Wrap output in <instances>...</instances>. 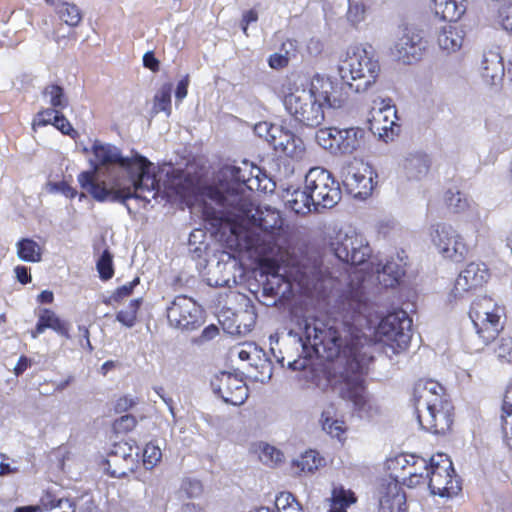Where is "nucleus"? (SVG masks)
<instances>
[{
    "mask_svg": "<svg viewBox=\"0 0 512 512\" xmlns=\"http://www.w3.org/2000/svg\"><path fill=\"white\" fill-rule=\"evenodd\" d=\"M453 406L450 401L441 403L432 409L417 412L419 425L423 430L433 434H445L453 423Z\"/></svg>",
    "mask_w": 512,
    "mask_h": 512,
    "instance_id": "nucleus-18",
    "label": "nucleus"
},
{
    "mask_svg": "<svg viewBox=\"0 0 512 512\" xmlns=\"http://www.w3.org/2000/svg\"><path fill=\"white\" fill-rule=\"evenodd\" d=\"M248 183V189L250 191L260 190L267 193L273 192L276 187L275 182L264 172H262L261 175L252 176L250 180H248Z\"/></svg>",
    "mask_w": 512,
    "mask_h": 512,
    "instance_id": "nucleus-43",
    "label": "nucleus"
},
{
    "mask_svg": "<svg viewBox=\"0 0 512 512\" xmlns=\"http://www.w3.org/2000/svg\"><path fill=\"white\" fill-rule=\"evenodd\" d=\"M370 265L377 281L384 287H393L405 273L404 267L394 259L387 260L384 264L372 261Z\"/></svg>",
    "mask_w": 512,
    "mask_h": 512,
    "instance_id": "nucleus-23",
    "label": "nucleus"
},
{
    "mask_svg": "<svg viewBox=\"0 0 512 512\" xmlns=\"http://www.w3.org/2000/svg\"><path fill=\"white\" fill-rule=\"evenodd\" d=\"M305 184L315 201V211L332 208L341 200L339 182L323 167L311 168L306 173Z\"/></svg>",
    "mask_w": 512,
    "mask_h": 512,
    "instance_id": "nucleus-10",
    "label": "nucleus"
},
{
    "mask_svg": "<svg viewBox=\"0 0 512 512\" xmlns=\"http://www.w3.org/2000/svg\"><path fill=\"white\" fill-rule=\"evenodd\" d=\"M258 166H225L218 182L207 188V196L222 208L219 220L225 222L237 245L271 253L279 245L281 218L276 210L256 206L251 199L248 180L261 175Z\"/></svg>",
    "mask_w": 512,
    "mask_h": 512,
    "instance_id": "nucleus-3",
    "label": "nucleus"
},
{
    "mask_svg": "<svg viewBox=\"0 0 512 512\" xmlns=\"http://www.w3.org/2000/svg\"><path fill=\"white\" fill-rule=\"evenodd\" d=\"M141 303V298L131 300L126 309L121 310L116 314V320L127 328L133 327L135 325L137 311L140 308Z\"/></svg>",
    "mask_w": 512,
    "mask_h": 512,
    "instance_id": "nucleus-38",
    "label": "nucleus"
},
{
    "mask_svg": "<svg viewBox=\"0 0 512 512\" xmlns=\"http://www.w3.org/2000/svg\"><path fill=\"white\" fill-rule=\"evenodd\" d=\"M342 184L348 194L354 198L366 199L373 190V179L370 167L364 171L354 166H348L342 173Z\"/></svg>",
    "mask_w": 512,
    "mask_h": 512,
    "instance_id": "nucleus-19",
    "label": "nucleus"
},
{
    "mask_svg": "<svg viewBox=\"0 0 512 512\" xmlns=\"http://www.w3.org/2000/svg\"><path fill=\"white\" fill-rule=\"evenodd\" d=\"M324 432L330 435L333 438L341 439V436L346 431L345 423L342 420H334L330 421L327 424L324 423L321 425Z\"/></svg>",
    "mask_w": 512,
    "mask_h": 512,
    "instance_id": "nucleus-48",
    "label": "nucleus"
},
{
    "mask_svg": "<svg viewBox=\"0 0 512 512\" xmlns=\"http://www.w3.org/2000/svg\"><path fill=\"white\" fill-rule=\"evenodd\" d=\"M338 71L341 78L338 87H343L346 99L350 91L360 93L368 90L375 83L380 66L373 58L371 47L367 49L361 45H354L347 49Z\"/></svg>",
    "mask_w": 512,
    "mask_h": 512,
    "instance_id": "nucleus-6",
    "label": "nucleus"
},
{
    "mask_svg": "<svg viewBox=\"0 0 512 512\" xmlns=\"http://www.w3.org/2000/svg\"><path fill=\"white\" fill-rule=\"evenodd\" d=\"M343 87L330 77L315 75L310 88L295 89L284 98V106L296 121L308 127L319 126L326 108H339L345 102Z\"/></svg>",
    "mask_w": 512,
    "mask_h": 512,
    "instance_id": "nucleus-5",
    "label": "nucleus"
},
{
    "mask_svg": "<svg viewBox=\"0 0 512 512\" xmlns=\"http://www.w3.org/2000/svg\"><path fill=\"white\" fill-rule=\"evenodd\" d=\"M297 499L290 492H281L275 498V512H286V508L290 507Z\"/></svg>",
    "mask_w": 512,
    "mask_h": 512,
    "instance_id": "nucleus-52",
    "label": "nucleus"
},
{
    "mask_svg": "<svg viewBox=\"0 0 512 512\" xmlns=\"http://www.w3.org/2000/svg\"><path fill=\"white\" fill-rule=\"evenodd\" d=\"M495 353L497 357L505 362H512V338L511 337H502L495 349Z\"/></svg>",
    "mask_w": 512,
    "mask_h": 512,
    "instance_id": "nucleus-47",
    "label": "nucleus"
},
{
    "mask_svg": "<svg viewBox=\"0 0 512 512\" xmlns=\"http://www.w3.org/2000/svg\"><path fill=\"white\" fill-rule=\"evenodd\" d=\"M53 126H55L59 131H61L65 135L72 136L74 133H76L70 122L65 118V116L62 113H59V115L56 116V119L53 122Z\"/></svg>",
    "mask_w": 512,
    "mask_h": 512,
    "instance_id": "nucleus-57",
    "label": "nucleus"
},
{
    "mask_svg": "<svg viewBox=\"0 0 512 512\" xmlns=\"http://www.w3.org/2000/svg\"><path fill=\"white\" fill-rule=\"evenodd\" d=\"M499 18L502 27L512 33V3L500 9Z\"/></svg>",
    "mask_w": 512,
    "mask_h": 512,
    "instance_id": "nucleus-56",
    "label": "nucleus"
},
{
    "mask_svg": "<svg viewBox=\"0 0 512 512\" xmlns=\"http://www.w3.org/2000/svg\"><path fill=\"white\" fill-rule=\"evenodd\" d=\"M432 242L438 252L446 259L455 263L462 262L469 251L463 237L448 224H438L432 234Z\"/></svg>",
    "mask_w": 512,
    "mask_h": 512,
    "instance_id": "nucleus-15",
    "label": "nucleus"
},
{
    "mask_svg": "<svg viewBox=\"0 0 512 512\" xmlns=\"http://www.w3.org/2000/svg\"><path fill=\"white\" fill-rule=\"evenodd\" d=\"M213 392L221 399L234 406L242 405L248 398V388L237 375L221 371L211 379Z\"/></svg>",
    "mask_w": 512,
    "mask_h": 512,
    "instance_id": "nucleus-16",
    "label": "nucleus"
},
{
    "mask_svg": "<svg viewBox=\"0 0 512 512\" xmlns=\"http://www.w3.org/2000/svg\"><path fill=\"white\" fill-rule=\"evenodd\" d=\"M17 256L25 262L36 263L41 261L42 251L40 245L30 238H22L16 244Z\"/></svg>",
    "mask_w": 512,
    "mask_h": 512,
    "instance_id": "nucleus-32",
    "label": "nucleus"
},
{
    "mask_svg": "<svg viewBox=\"0 0 512 512\" xmlns=\"http://www.w3.org/2000/svg\"><path fill=\"white\" fill-rule=\"evenodd\" d=\"M46 329H52L62 336L68 337V328L52 310L44 308L41 309L38 315V321L35 330L32 332V337L37 338Z\"/></svg>",
    "mask_w": 512,
    "mask_h": 512,
    "instance_id": "nucleus-25",
    "label": "nucleus"
},
{
    "mask_svg": "<svg viewBox=\"0 0 512 512\" xmlns=\"http://www.w3.org/2000/svg\"><path fill=\"white\" fill-rule=\"evenodd\" d=\"M162 452L153 442L147 443L143 450V464L146 469L154 468L161 460Z\"/></svg>",
    "mask_w": 512,
    "mask_h": 512,
    "instance_id": "nucleus-44",
    "label": "nucleus"
},
{
    "mask_svg": "<svg viewBox=\"0 0 512 512\" xmlns=\"http://www.w3.org/2000/svg\"><path fill=\"white\" fill-rule=\"evenodd\" d=\"M279 245L271 253H260L253 248L239 245L241 248L279 261L276 271L263 284V295L280 299L285 294L298 292L319 298L328 297L333 290H338L345 277L348 265H361L371 257L372 249L367 240L352 229L340 230L329 241V250L337 264L330 259L315 256L290 254L284 249L285 238L279 228Z\"/></svg>",
    "mask_w": 512,
    "mask_h": 512,
    "instance_id": "nucleus-2",
    "label": "nucleus"
},
{
    "mask_svg": "<svg viewBox=\"0 0 512 512\" xmlns=\"http://www.w3.org/2000/svg\"><path fill=\"white\" fill-rule=\"evenodd\" d=\"M426 48V42L420 33L412 29H404L390 48L391 55L403 63L411 64L418 61Z\"/></svg>",
    "mask_w": 512,
    "mask_h": 512,
    "instance_id": "nucleus-17",
    "label": "nucleus"
},
{
    "mask_svg": "<svg viewBox=\"0 0 512 512\" xmlns=\"http://www.w3.org/2000/svg\"><path fill=\"white\" fill-rule=\"evenodd\" d=\"M449 401L445 398L443 386L434 380H419L414 387V404L416 412L432 409Z\"/></svg>",
    "mask_w": 512,
    "mask_h": 512,
    "instance_id": "nucleus-20",
    "label": "nucleus"
},
{
    "mask_svg": "<svg viewBox=\"0 0 512 512\" xmlns=\"http://www.w3.org/2000/svg\"><path fill=\"white\" fill-rule=\"evenodd\" d=\"M136 418L131 414H126L116 419L114 422V429L117 432H129L136 426Z\"/></svg>",
    "mask_w": 512,
    "mask_h": 512,
    "instance_id": "nucleus-50",
    "label": "nucleus"
},
{
    "mask_svg": "<svg viewBox=\"0 0 512 512\" xmlns=\"http://www.w3.org/2000/svg\"><path fill=\"white\" fill-rule=\"evenodd\" d=\"M404 461L409 466L408 474V486H415L422 480L426 479V472L429 468V461L426 459L409 455L404 457Z\"/></svg>",
    "mask_w": 512,
    "mask_h": 512,
    "instance_id": "nucleus-30",
    "label": "nucleus"
},
{
    "mask_svg": "<svg viewBox=\"0 0 512 512\" xmlns=\"http://www.w3.org/2000/svg\"><path fill=\"white\" fill-rule=\"evenodd\" d=\"M16 279L21 284H27L31 282V274L29 268L26 266L18 265L14 268Z\"/></svg>",
    "mask_w": 512,
    "mask_h": 512,
    "instance_id": "nucleus-61",
    "label": "nucleus"
},
{
    "mask_svg": "<svg viewBox=\"0 0 512 512\" xmlns=\"http://www.w3.org/2000/svg\"><path fill=\"white\" fill-rule=\"evenodd\" d=\"M289 63L288 56L283 53L277 52L269 56L268 64L272 69H282Z\"/></svg>",
    "mask_w": 512,
    "mask_h": 512,
    "instance_id": "nucleus-58",
    "label": "nucleus"
},
{
    "mask_svg": "<svg viewBox=\"0 0 512 512\" xmlns=\"http://www.w3.org/2000/svg\"><path fill=\"white\" fill-rule=\"evenodd\" d=\"M365 7L358 2L349 1L347 18L352 24H358L364 19Z\"/></svg>",
    "mask_w": 512,
    "mask_h": 512,
    "instance_id": "nucleus-49",
    "label": "nucleus"
},
{
    "mask_svg": "<svg viewBox=\"0 0 512 512\" xmlns=\"http://www.w3.org/2000/svg\"><path fill=\"white\" fill-rule=\"evenodd\" d=\"M139 448L136 441H121L115 443L107 454L106 470L110 476L122 478L134 472L137 467Z\"/></svg>",
    "mask_w": 512,
    "mask_h": 512,
    "instance_id": "nucleus-14",
    "label": "nucleus"
},
{
    "mask_svg": "<svg viewBox=\"0 0 512 512\" xmlns=\"http://www.w3.org/2000/svg\"><path fill=\"white\" fill-rule=\"evenodd\" d=\"M396 119V110L394 107L386 105L373 114L371 120V131L374 134H378L385 142L393 140L396 135Z\"/></svg>",
    "mask_w": 512,
    "mask_h": 512,
    "instance_id": "nucleus-22",
    "label": "nucleus"
},
{
    "mask_svg": "<svg viewBox=\"0 0 512 512\" xmlns=\"http://www.w3.org/2000/svg\"><path fill=\"white\" fill-rule=\"evenodd\" d=\"M95 157V170L100 167L115 175L109 182H99L95 172L84 171L79 174L78 181L98 202H113L125 205L131 214L132 210L127 204L129 199H139L147 203L150 198L143 193L148 192L155 198L160 190L159 181L156 175L151 172L153 164L139 153L132 156H123L121 151L114 145L96 142L93 145Z\"/></svg>",
    "mask_w": 512,
    "mask_h": 512,
    "instance_id": "nucleus-4",
    "label": "nucleus"
},
{
    "mask_svg": "<svg viewBox=\"0 0 512 512\" xmlns=\"http://www.w3.org/2000/svg\"><path fill=\"white\" fill-rule=\"evenodd\" d=\"M46 512H74L68 501L58 500L56 505H53Z\"/></svg>",
    "mask_w": 512,
    "mask_h": 512,
    "instance_id": "nucleus-64",
    "label": "nucleus"
},
{
    "mask_svg": "<svg viewBox=\"0 0 512 512\" xmlns=\"http://www.w3.org/2000/svg\"><path fill=\"white\" fill-rule=\"evenodd\" d=\"M173 85L164 84L154 97V110L156 113L165 112L167 116L171 113V94Z\"/></svg>",
    "mask_w": 512,
    "mask_h": 512,
    "instance_id": "nucleus-36",
    "label": "nucleus"
},
{
    "mask_svg": "<svg viewBox=\"0 0 512 512\" xmlns=\"http://www.w3.org/2000/svg\"><path fill=\"white\" fill-rule=\"evenodd\" d=\"M366 309L362 285L351 286L347 294L340 296L337 309L332 315L324 320H304L303 337L299 341L305 356L288 362L289 369L299 371L307 367L308 358L314 355L335 361V369L340 374L334 384L335 391L364 414H368L371 409L364 375L373 360L371 345L361 330L366 322Z\"/></svg>",
    "mask_w": 512,
    "mask_h": 512,
    "instance_id": "nucleus-1",
    "label": "nucleus"
},
{
    "mask_svg": "<svg viewBox=\"0 0 512 512\" xmlns=\"http://www.w3.org/2000/svg\"><path fill=\"white\" fill-rule=\"evenodd\" d=\"M323 465V459L315 450H308L293 460L292 469L295 474L313 473Z\"/></svg>",
    "mask_w": 512,
    "mask_h": 512,
    "instance_id": "nucleus-31",
    "label": "nucleus"
},
{
    "mask_svg": "<svg viewBox=\"0 0 512 512\" xmlns=\"http://www.w3.org/2000/svg\"><path fill=\"white\" fill-rule=\"evenodd\" d=\"M218 333H219L218 327L211 324V325L207 326L206 328H204V330L202 331V333L199 337V341L205 342V341L212 340L213 338H215L218 335Z\"/></svg>",
    "mask_w": 512,
    "mask_h": 512,
    "instance_id": "nucleus-63",
    "label": "nucleus"
},
{
    "mask_svg": "<svg viewBox=\"0 0 512 512\" xmlns=\"http://www.w3.org/2000/svg\"><path fill=\"white\" fill-rule=\"evenodd\" d=\"M482 69L483 77L491 84L501 80L505 73L502 57L496 52H489L484 55Z\"/></svg>",
    "mask_w": 512,
    "mask_h": 512,
    "instance_id": "nucleus-28",
    "label": "nucleus"
},
{
    "mask_svg": "<svg viewBox=\"0 0 512 512\" xmlns=\"http://www.w3.org/2000/svg\"><path fill=\"white\" fill-rule=\"evenodd\" d=\"M281 131V126L269 122H259L254 126V132L260 138L265 139L271 145L276 139V134Z\"/></svg>",
    "mask_w": 512,
    "mask_h": 512,
    "instance_id": "nucleus-45",
    "label": "nucleus"
},
{
    "mask_svg": "<svg viewBox=\"0 0 512 512\" xmlns=\"http://www.w3.org/2000/svg\"><path fill=\"white\" fill-rule=\"evenodd\" d=\"M97 270L100 278L105 281L111 279L114 275L113 256L107 249L103 251L97 261Z\"/></svg>",
    "mask_w": 512,
    "mask_h": 512,
    "instance_id": "nucleus-42",
    "label": "nucleus"
},
{
    "mask_svg": "<svg viewBox=\"0 0 512 512\" xmlns=\"http://www.w3.org/2000/svg\"><path fill=\"white\" fill-rule=\"evenodd\" d=\"M501 422L504 441L512 450V381L508 385L504 394Z\"/></svg>",
    "mask_w": 512,
    "mask_h": 512,
    "instance_id": "nucleus-29",
    "label": "nucleus"
},
{
    "mask_svg": "<svg viewBox=\"0 0 512 512\" xmlns=\"http://www.w3.org/2000/svg\"><path fill=\"white\" fill-rule=\"evenodd\" d=\"M492 299L483 297L472 303L469 317L475 328V335L467 341L470 353H478L493 341L503 328L498 310H491Z\"/></svg>",
    "mask_w": 512,
    "mask_h": 512,
    "instance_id": "nucleus-7",
    "label": "nucleus"
},
{
    "mask_svg": "<svg viewBox=\"0 0 512 512\" xmlns=\"http://www.w3.org/2000/svg\"><path fill=\"white\" fill-rule=\"evenodd\" d=\"M323 48H324L323 42L320 39L315 38V37L309 39V41L307 42V45H306L307 52L309 53V55H311L313 57H317L318 55H320L323 51Z\"/></svg>",
    "mask_w": 512,
    "mask_h": 512,
    "instance_id": "nucleus-60",
    "label": "nucleus"
},
{
    "mask_svg": "<svg viewBox=\"0 0 512 512\" xmlns=\"http://www.w3.org/2000/svg\"><path fill=\"white\" fill-rule=\"evenodd\" d=\"M59 111L57 108H47L45 110L40 111L37 114V119L35 120L34 125L46 126L48 124H52L56 119V116L59 115Z\"/></svg>",
    "mask_w": 512,
    "mask_h": 512,
    "instance_id": "nucleus-51",
    "label": "nucleus"
},
{
    "mask_svg": "<svg viewBox=\"0 0 512 512\" xmlns=\"http://www.w3.org/2000/svg\"><path fill=\"white\" fill-rule=\"evenodd\" d=\"M430 161L426 154L415 153L408 155L403 162L405 175L409 179L420 180L427 175Z\"/></svg>",
    "mask_w": 512,
    "mask_h": 512,
    "instance_id": "nucleus-27",
    "label": "nucleus"
},
{
    "mask_svg": "<svg viewBox=\"0 0 512 512\" xmlns=\"http://www.w3.org/2000/svg\"><path fill=\"white\" fill-rule=\"evenodd\" d=\"M489 270L484 263L471 262L460 272L454 285L455 296L482 287L489 279Z\"/></svg>",
    "mask_w": 512,
    "mask_h": 512,
    "instance_id": "nucleus-21",
    "label": "nucleus"
},
{
    "mask_svg": "<svg viewBox=\"0 0 512 512\" xmlns=\"http://www.w3.org/2000/svg\"><path fill=\"white\" fill-rule=\"evenodd\" d=\"M0 476L10 475L20 472V467L16 461L10 460L5 455H0Z\"/></svg>",
    "mask_w": 512,
    "mask_h": 512,
    "instance_id": "nucleus-53",
    "label": "nucleus"
},
{
    "mask_svg": "<svg viewBox=\"0 0 512 512\" xmlns=\"http://www.w3.org/2000/svg\"><path fill=\"white\" fill-rule=\"evenodd\" d=\"M455 471L452 461L446 454H437L429 460V468L426 472V479H429V489L433 495L441 497L454 494L458 485H454Z\"/></svg>",
    "mask_w": 512,
    "mask_h": 512,
    "instance_id": "nucleus-12",
    "label": "nucleus"
},
{
    "mask_svg": "<svg viewBox=\"0 0 512 512\" xmlns=\"http://www.w3.org/2000/svg\"><path fill=\"white\" fill-rule=\"evenodd\" d=\"M182 489L189 497L193 498L200 495L202 492V485L201 482L196 479H186L182 483Z\"/></svg>",
    "mask_w": 512,
    "mask_h": 512,
    "instance_id": "nucleus-54",
    "label": "nucleus"
},
{
    "mask_svg": "<svg viewBox=\"0 0 512 512\" xmlns=\"http://www.w3.org/2000/svg\"><path fill=\"white\" fill-rule=\"evenodd\" d=\"M298 50V42L294 39H287L284 41L280 48V53L288 56L290 60L291 57H295Z\"/></svg>",
    "mask_w": 512,
    "mask_h": 512,
    "instance_id": "nucleus-59",
    "label": "nucleus"
},
{
    "mask_svg": "<svg viewBox=\"0 0 512 512\" xmlns=\"http://www.w3.org/2000/svg\"><path fill=\"white\" fill-rule=\"evenodd\" d=\"M139 284V278H135L131 282L119 287L116 289V291L108 298L104 299V303L107 305H111L112 303L116 302L119 303L124 299L125 297H128L133 289Z\"/></svg>",
    "mask_w": 512,
    "mask_h": 512,
    "instance_id": "nucleus-46",
    "label": "nucleus"
},
{
    "mask_svg": "<svg viewBox=\"0 0 512 512\" xmlns=\"http://www.w3.org/2000/svg\"><path fill=\"white\" fill-rule=\"evenodd\" d=\"M490 132L497 133L500 139H505L508 145L512 144V118L499 117L494 122L486 123Z\"/></svg>",
    "mask_w": 512,
    "mask_h": 512,
    "instance_id": "nucleus-35",
    "label": "nucleus"
},
{
    "mask_svg": "<svg viewBox=\"0 0 512 512\" xmlns=\"http://www.w3.org/2000/svg\"><path fill=\"white\" fill-rule=\"evenodd\" d=\"M340 417H339V413H338V409L336 407V405L334 403H328L322 413H321V417H320V424H324V423H328L330 421H334V420H339Z\"/></svg>",
    "mask_w": 512,
    "mask_h": 512,
    "instance_id": "nucleus-55",
    "label": "nucleus"
},
{
    "mask_svg": "<svg viewBox=\"0 0 512 512\" xmlns=\"http://www.w3.org/2000/svg\"><path fill=\"white\" fill-rule=\"evenodd\" d=\"M356 498L351 491L343 489L333 491V505L329 512H345L346 507L354 503Z\"/></svg>",
    "mask_w": 512,
    "mask_h": 512,
    "instance_id": "nucleus-40",
    "label": "nucleus"
},
{
    "mask_svg": "<svg viewBox=\"0 0 512 512\" xmlns=\"http://www.w3.org/2000/svg\"><path fill=\"white\" fill-rule=\"evenodd\" d=\"M445 200L448 207L455 213L463 212L469 207V199L460 191H447Z\"/></svg>",
    "mask_w": 512,
    "mask_h": 512,
    "instance_id": "nucleus-41",
    "label": "nucleus"
},
{
    "mask_svg": "<svg viewBox=\"0 0 512 512\" xmlns=\"http://www.w3.org/2000/svg\"><path fill=\"white\" fill-rule=\"evenodd\" d=\"M55 11L60 19L70 27H76L82 20L79 7L73 3L61 2L55 4Z\"/></svg>",
    "mask_w": 512,
    "mask_h": 512,
    "instance_id": "nucleus-33",
    "label": "nucleus"
},
{
    "mask_svg": "<svg viewBox=\"0 0 512 512\" xmlns=\"http://www.w3.org/2000/svg\"><path fill=\"white\" fill-rule=\"evenodd\" d=\"M189 85V77L186 75L184 78H182L176 87L175 91V97L177 101H182L187 96V90Z\"/></svg>",
    "mask_w": 512,
    "mask_h": 512,
    "instance_id": "nucleus-62",
    "label": "nucleus"
},
{
    "mask_svg": "<svg viewBox=\"0 0 512 512\" xmlns=\"http://www.w3.org/2000/svg\"><path fill=\"white\" fill-rule=\"evenodd\" d=\"M170 327L182 332L200 328L204 322V311L195 300L186 295L176 296L166 308Z\"/></svg>",
    "mask_w": 512,
    "mask_h": 512,
    "instance_id": "nucleus-11",
    "label": "nucleus"
},
{
    "mask_svg": "<svg viewBox=\"0 0 512 512\" xmlns=\"http://www.w3.org/2000/svg\"><path fill=\"white\" fill-rule=\"evenodd\" d=\"M259 449V459L267 466H276L284 459L283 453L272 445L261 443Z\"/></svg>",
    "mask_w": 512,
    "mask_h": 512,
    "instance_id": "nucleus-37",
    "label": "nucleus"
},
{
    "mask_svg": "<svg viewBox=\"0 0 512 512\" xmlns=\"http://www.w3.org/2000/svg\"><path fill=\"white\" fill-rule=\"evenodd\" d=\"M405 494L396 481L382 483L379 489V506L383 512H392L395 505L400 507L405 503Z\"/></svg>",
    "mask_w": 512,
    "mask_h": 512,
    "instance_id": "nucleus-24",
    "label": "nucleus"
},
{
    "mask_svg": "<svg viewBox=\"0 0 512 512\" xmlns=\"http://www.w3.org/2000/svg\"><path fill=\"white\" fill-rule=\"evenodd\" d=\"M365 130L359 127L321 128L316 132L317 143L334 155H350L364 144Z\"/></svg>",
    "mask_w": 512,
    "mask_h": 512,
    "instance_id": "nucleus-9",
    "label": "nucleus"
},
{
    "mask_svg": "<svg viewBox=\"0 0 512 512\" xmlns=\"http://www.w3.org/2000/svg\"><path fill=\"white\" fill-rule=\"evenodd\" d=\"M286 204L297 214H307L312 210L315 211V201L311 193L306 188L304 183V189H294L293 191H287Z\"/></svg>",
    "mask_w": 512,
    "mask_h": 512,
    "instance_id": "nucleus-26",
    "label": "nucleus"
},
{
    "mask_svg": "<svg viewBox=\"0 0 512 512\" xmlns=\"http://www.w3.org/2000/svg\"><path fill=\"white\" fill-rule=\"evenodd\" d=\"M43 95L49 97V103L53 108L64 109L68 106V99L65 96L64 89L56 84L45 87Z\"/></svg>",
    "mask_w": 512,
    "mask_h": 512,
    "instance_id": "nucleus-39",
    "label": "nucleus"
},
{
    "mask_svg": "<svg viewBox=\"0 0 512 512\" xmlns=\"http://www.w3.org/2000/svg\"><path fill=\"white\" fill-rule=\"evenodd\" d=\"M296 141L301 142L293 133L281 127V131L276 134L272 145L275 149H281L284 153L291 155L297 148Z\"/></svg>",
    "mask_w": 512,
    "mask_h": 512,
    "instance_id": "nucleus-34",
    "label": "nucleus"
},
{
    "mask_svg": "<svg viewBox=\"0 0 512 512\" xmlns=\"http://www.w3.org/2000/svg\"><path fill=\"white\" fill-rule=\"evenodd\" d=\"M436 16L448 22H456L464 14L466 6L456 0H432ZM439 47L448 53L459 50L463 43V31L454 24L444 25L438 34Z\"/></svg>",
    "mask_w": 512,
    "mask_h": 512,
    "instance_id": "nucleus-8",
    "label": "nucleus"
},
{
    "mask_svg": "<svg viewBox=\"0 0 512 512\" xmlns=\"http://www.w3.org/2000/svg\"><path fill=\"white\" fill-rule=\"evenodd\" d=\"M412 320L403 310L391 313L383 318L377 328V333L391 342L395 352L407 348L411 340Z\"/></svg>",
    "mask_w": 512,
    "mask_h": 512,
    "instance_id": "nucleus-13",
    "label": "nucleus"
}]
</instances>
